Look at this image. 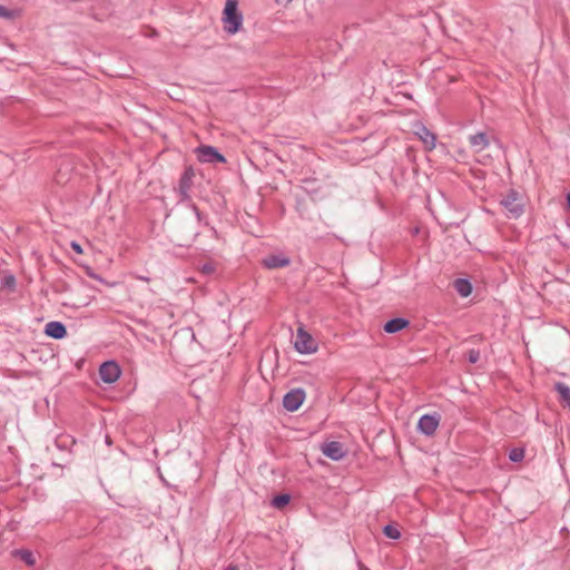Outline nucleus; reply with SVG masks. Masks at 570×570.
Listing matches in <instances>:
<instances>
[{
    "label": "nucleus",
    "mask_w": 570,
    "mask_h": 570,
    "mask_svg": "<svg viewBox=\"0 0 570 570\" xmlns=\"http://www.w3.org/2000/svg\"><path fill=\"white\" fill-rule=\"evenodd\" d=\"M138 279H141L144 282H149V278L148 277H142V276H139Z\"/></svg>",
    "instance_id": "28"
},
{
    "label": "nucleus",
    "mask_w": 570,
    "mask_h": 570,
    "mask_svg": "<svg viewBox=\"0 0 570 570\" xmlns=\"http://www.w3.org/2000/svg\"><path fill=\"white\" fill-rule=\"evenodd\" d=\"M71 248L77 253V254H82L83 250L80 246V244H78L77 242H71L70 244Z\"/></svg>",
    "instance_id": "23"
},
{
    "label": "nucleus",
    "mask_w": 570,
    "mask_h": 570,
    "mask_svg": "<svg viewBox=\"0 0 570 570\" xmlns=\"http://www.w3.org/2000/svg\"><path fill=\"white\" fill-rule=\"evenodd\" d=\"M14 277L13 276H7L4 279H3V285L4 286H8V287H13L14 286Z\"/></svg>",
    "instance_id": "22"
},
{
    "label": "nucleus",
    "mask_w": 570,
    "mask_h": 570,
    "mask_svg": "<svg viewBox=\"0 0 570 570\" xmlns=\"http://www.w3.org/2000/svg\"><path fill=\"white\" fill-rule=\"evenodd\" d=\"M468 358L471 363H476L480 360V353L475 350H471L468 353Z\"/></svg>",
    "instance_id": "21"
},
{
    "label": "nucleus",
    "mask_w": 570,
    "mask_h": 570,
    "mask_svg": "<svg viewBox=\"0 0 570 570\" xmlns=\"http://www.w3.org/2000/svg\"><path fill=\"white\" fill-rule=\"evenodd\" d=\"M120 367L116 362L109 361L101 364L99 368L100 379L106 383H114L120 376Z\"/></svg>",
    "instance_id": "4"
},
{
    "label": "nucleus",
    "mask_w": 570,
    "mask_h": 570,
    "mask_svg": "<svg viewBox=\"0 0 570 570\" xmlns=\"http://www.w3.org/2000/svg\"><path fill=\"white\" fill-rule=\"evenodd\" d=\"M304 396L305 394H284L283 406L286 411L294 412L303 404Z\"/></svg>",
    "instance_id": "10"
},
{
    "label": "nucleus",
    "mask_w": 570,
    "mask_h": 570,
    "mask_svg": "<svg viewBox=\"0 0 570 570\" xmlns=\"http://www.w3.org/2000/svg\"><path fill=\"white\" fill-rule=\"evenodd\" d=\"M288 264L289 258L282 254H272L263 259V265L269 269L285 267Z\"/></svg>",
    "instance_id": "8"
},
{
    "label": "nucleus",
    "mask_w": 570,
    "mask_h": 570,
    "mask_svg": "<svg viewBox=\"0 0 570 570\" xmlns=\"http://www.w3.org/2000/svg\"><path fill=\"white\" fill-rule=\"evenodd\" d=\"M567 205L568 209L570 210V193L567 195Z\"/></svg>",
    "instance_id": "27"
},
{
    "label": "nucleus",
    "mask_w": 570,
    "mask_h": 570,
    "mask_svg": "<svg viewBox=\"0 0 570 570\" xmlns=\"http://www.w3.org/2000/svg\"><path fill=\"white\" fill-rule=\"evenodd\" d=\"M188 180H189V178H188L187 176H185V177L181 179V186H180V188H181L183 193H185V191H186V189L188 188V185H187V181H188Z\"/></svg>",
    "instance_id": "24"
},
{
    "label": "nucleus",
    "mask_w": 570,
    "mask_h": 570,
    "mask_svg": "<svg viewBox=\"0 0 570 570\" xmlns=\"http://www.w3.org/2000/svg\"><path fill=\"white\" fill-rule=\"evenodd\" d=\"M13 553L21 561H23L27 566H33L36 563L35 556L30 550L20 549V550H16Z\"/></svg>",
    "instance_id": "15"
},
{
    "label": "nucleus",
    "mask_w": 570,
    "mask_h": 570,
    "mask_svg": "<svg viewBox=\"0 0 570 570\" xmlns=\"http://www.w3.org/2000/svg\"><path fill=\"white\" fill-rule=\"evenodd\" d=\"M469 142L474 153L483 151L490 144V140L484 132H478L470 136Z\"/></svg>",
    "instance_id": "9"
},
{
    "label": "nucleus",
    "mask_w": 570,
    "mask_h": 570,
    "mask_svg": "<svg viewBox=\"0 0 570 570\" xmlns=\"http://www.w3.org/2000/svg\"><path fill=\"white\" fill-rule=\"evenodd\" d=\"M16 16H17V14H16V11L9 10V9H7L6 7L0 6V17H1V18L12 19V18H14Z\"/></svg>",
    "instance_id": "19"
},
{
    "label": "nucleus",
    "mask_w": 570,
    "mask_h": 570,
    "mask_svg": "<svg viewBox=\"0 0 570 570\" xmlns=\"http://www.w3.org/2000/svg\"><path fill=\"white\" fill-rule=\"evenodd\" d=\"M409 326V321L404 318H393L385 323L384 331L386 333H397Z\"/></svg>",
    "instance_id": "13"
},
{
    "label": "nucleus",
    "mask_w": 570,
    "mask_h": 570,
    "mask_svg": "<svg viewBox=\"0 0 570 570\" xmlns=\"http://www.w3.org/2000/svg\"><path fill=\"white\" fill-rule=\"evenodd\" d=\"M277 4L287 7L293 0H275Z\"/></svg>",
    "instance_id": "25"
},
{
    "label": "nucleus",
    "mask_w": 570,
    "mask_h": 570,
    "mask_svg": "<svg viewBox=\"0 0 570 570\" xmlns=\"http://www.w3.org/2000/svg\"><path fill=\"white\" fill-rule=\"evenodd\" d=\"M383 533H384L387 538H390V539H394V540H396V539H399V538L401 537V532L399 531V529H397V528H395V527H394V525H392V524H387V525H385V527H384V529H383Z\"/></svg>",
    "instance_id": "17"
},
{
    "label": "nucleus",
    "mask_w": 570,
    "mask_h": 570,
    "mask_svg": "<svg viewBox=\"0 0 570 570\" xmlns=\"http://www.w3.org/2000/svg\"><path fill=\"white\" fill-rule=\"evenodd\" d=\"M439 415L424 414L420 417L417 429L425 435H432L439 426Z\"/></svg>",
    "instance_id": "7"
},
{
    "label": "nucleus",
    "mask_w": 570,
    "mask_h": 570,
    "mask_svg": "<svg viewBox=\"0 0 570 570\" xmlns=\"http://www.w3.org/2000/svg\"><path fill=\"white\" fill-rule=\"evenodd\" d=\"M501 205L508 212V217L510 218H519L524 212L523 199L514 190H511L507 194V196L501 200Z\"/></svg>",
    "instance_id": "3"
},
{
    "label": "nucleus",
    "mask_w": 570,
    "mask_h": 570,
    "mask_svg": "<svg viewBox=\"0 0 570 570\" xmlns=\"http://www.w3.org/2000/svg\"><path fill=\"white\" fill-rule=\"evenodd\" d=\"M222 21L224 30L229 35L237 33L243 26V14L238 10L237 0H226Z\"/></svg>",
    "instance_id": "1"
},
{
    "label": "nucleus",
    "mask_w": 570,
    "mask_h": 570,
    "mask_svg": "<svg viewBox=\"0 0 570 570\" xmlns=\"http://www.w3.org/2000/svg\"><path fill=\"white\" fill-rule=\"evenodd\" d=\"M416 134L428 150L435 148L436 137L434 134L429 131L425 127H422Z\"/></svg>",
    "instance_id": "12"
},
{
    "label": "nucleus",
    "mask_w": 570,
    "mask_h": 570,
    "mask_svg": "<svg viewBox=\"0 0 570 570\" xmlns=\"http://www.w3.org/2000/svg\"><path fill=\"white\" fill-rule=\"evenodd\" d=\"M322 453L334 461L342 460L346 452L344 451L343 444L337 441H331L322 445Z\"/></svg>",
    "instance_id": "6"
},
{
    "label": "nucleus",
    "mask_w": 570,
    "mask_h": 570,
    "mask_svg": "<svg viewBox=\"0 0 570 570\" xmlns=\"http://www.w3.org/2000/svg\"><path fill=\"white\" fill-rule=\"evenodd\" d=\"M289 500L291 497L288 494H279L274 497V499L272 500V505L275 509H282L289 502Z\"/></svg>",
    "instance_id": "16"
},
{
    "label": "nucleus",
    "mask_w": 570,
    "mask_h": 570,
    "mask_svg": "<svg viewBox=\"0 0 570 570\" xmlns=\"http://www.w3.org/2000/svg\"><path fill=\"white\" fill-rule=\"evenodd\" d=\"M197 158L202 163H225V157L212 146H200L196 149Z\"/></svg>",
    "instance_id": "5"
},
{
    "label": "nucleus",
    "mask_w": 570,
    "mask_h": 570,
    "mask_svg": "<svg viewBox=\"0 0 570 570\" xmlns=\"http://www.w3.org/2000/svg\"><path fill=\"white\" fill-rule=\"evenodd\" d=\"M45 333L52 338H63L67 335L65 325L60 322H49L46 324Z\"/></svg>",
    "instance_id": "11"
},
{
    "label": "nucleus",
    "mask_w": 570,
    "mask_h": 570,
    "mask_svg": "<svg viewBox=\"0 0 570 570\" xmlns=\"http://www.w3.org/2000/svg\"><path fill=\"white\" fill-rule=\"evenodd\" d=\"M292 392L299 393V392H302V391H301V390H293Z\"/></svg>",
    "instance_id": "30"
},
{
    "label": "nucleus",
    "mask_w": 570,
    "mask_h": 570,
    "mask_svg": "<svg viewBox=\"0 0 570 570\" xmlns=\"http://www.w3.org/2000/svg\"><path fill=\"white\" fill-rule=\"evenodd\" d=\"M225 570H238L237 566L229 564Z\"/></svg>",
    "instance_id": "26"
},
{
    "label": "nucleus",
    "mask_w": 570,
    "mask_h": 570,
    "mask_svg": "<svg viewBox=\"0 0 570 570\" xmlns=\"http://www.w3.org/2000/svg\"><path fill=\"white\" fill-rule=\"evenodd\" d=\"M453 286L462 297H468L472 292V286L466 279L459 278L453 283Z\"/></svg>",
    "instance_id": "14"
},
{
    "label": "nucleus",
    "mask_w": 570,
    "mask_h": 570,
    "mask_svg": "<svg viewBox=\"0 0 570 570\" xmlns=\"http://www.w3.org/2000/svg\"><path fill=\"white\" fill-rule=\"evenodd\" d=\"M106 443H107V444H110V443H111V440H110V438H109L108 435L106 436Z\"/></svg>",
    "instance_id": "29"
},
{
    "label": "nucleus",
    "mask_w": 570,
    "mask_h": 570,
    "mask_svg": "<svg viewBox=\"0 0 570 570\" xmlns=\"http://www.w3.org/2000/svg\"><path fill=\"white\" fill-rule=\"evenodd\" d=\"M294 347L301 354H313L317 352L318 344L303 326H299L295 335Z\"/></svg>",
    "instance_id": "2"
},
{
    "label": "nucleus",
    "mask_w": 570,
    "mask_h": 570,
    "mask_svg": "<svg viewBox=\"0 0 570 570\" xmlns=\"http://www.w3.org/2000/svg\"><path fill=\"white\" fill-rule=\"evenodd\" d=\"M559 403L567 409H570V394H559Z\"/></svg>",
    "instance_id": "20"
},
{
    "label": "nucleus",
    "mask_w": 570,
    "mask_h": 570,
    "mask_svg": "<svg viewBox=\"0 0 570 570\" xmlns=\"http://www.w3.org/2000/svg\"><path fill=\"white\" fill-rule=\"evenodd\" d=\"M524 456V451L522 449H512L509 453V459L512 462H520Z\"/></svg>",
    "instance_id": "18"
}]
</instances>
